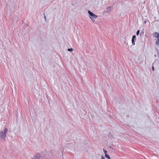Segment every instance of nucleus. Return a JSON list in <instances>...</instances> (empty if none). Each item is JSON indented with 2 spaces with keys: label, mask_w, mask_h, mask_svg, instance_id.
<instances>
[{
  "label": "nucleus",
  "mask_w": 159,
  "mask_h": 159,
  "mask_svg": "<svg viewBox=\"0 0 159 159\" xmlns=\"http://www.w3.org/2000/svg\"><path fill=\"white\" fill-rule=\"evenodd\" d=\"M153 37L157 38V39H159V34L157 32H155L153 34Z\"/></svg>",
  "instance_id": "7ed1b4c3"
},
{
  "label": "nucleus",
  "mask_w": 159,
  "mask_h": 159,
  "mask_svg": "<svg viewBox=\"0 0 159 159\" xmlns=\"http://www.w3.org/2000/svg\"><path fill=\"white\" fill-rule=\"evenodd\" d=\"M44 18L46 19V16H44Z\"/></svg>",
  "instance_id": "ddd939ff"
},
{
  "label": "nucleus",
  "mask_w": 159,
  "mask_h": 159,
  "mask_svg": "<svg viewBox=\"0 0 159 159\" xmlns=\"http://www.w3.org/2000/svg\"><path fill=\"white\" fill-rule=\"evenodd\" d=\"M8 131V130L6 128H4L3 132L2 131L0 132V137L2 139H4L6 136V134Z\"/></svg>",
  "instance_id": "f257e3e1"
},
{
  "label": "nucleus",
  "mask_w": 159,
  "mask_h": 159,
  "mask_svg": "<svg viewBox=\"0 0 159 159\" xmlns=\"http://www.w3.org/2000/svg\"><path fill=\"white\" fill-rule=\"evenodd\" d=\"M157 40L156 42V43L157 45H159V39H157Z\"/></svg>",
  "instance_id": "39448f33"
},
{
  "label": "nucleus",
  "mask_w": 159,
  "mask_h": 159,
  "mask_svg": "<svg viewBox=\"0 0 159 159\" xmlns=\"http://www.w3.org/2000/svg\"><path fill=\"white\" fill-rule=\"evenodd\" d=\"M103 151H104V152L105 153V155H106V154H107V151L106 150H105L104 149H103Z\"/></svg>",
  "instance_id": "1a4fd4ad"
},
{
  "label": "nucleus",
  "mask_w": 159,
  "mask_h": 159,
  "mask_svg": "<svg viewBox=\"0 0 159 159\" xmlns=\"http://www.w3.org/2000/svg\"><path fill=\"white\" fill-rule=\"evenodd\" d=\"M68 50L69 51H73V49L72 48H69V49H68Z\"/></svg>",
  "instance_id": "0eeeda50"
},
{
  "label": "nucleus",
  "mask_w": 159,
  "mask_h": 159,
  "mask_svg": "<svg viewBox=\"0 0 159 159\" xmlns=\"http://www.w3.org/2000/svg\"><path fill=\"white\" fill-rule=\"evenodd\" d=\"M139 32H140V31L139 30H138L137 31V33H136V35H139Z\"/></svg>",
  "instance_id": "6e6552de"
},
{
  "label": "nucleus",
  "mask_w": 159,
  "mask_h": 159,
  "mask_svg": "<svg viewBox=\"0 0 159 159\" xmlns=\"http://www.w3.org/2000/svg\"><path fill=\"white\" fill-rule=\"evenodd\" d=\"M134 39H136V36L135 35H134L133 36L132 39V43L134 45H135Z\"/></svg>",
  "instance_id": "20e7f679"
},
{
  "label": "nucleus",
  "mask_w": 159,
  "mask_h": 159,
  "mask_svg": "<svg viewBox=\"0 0 159 159\" xmlns=\"http://www.w3.org/2000/svg\"><path fill=\"white\" fill-rule=\"evenodd\" d=\"M40 159L39 157H38L37 156L35 157L34 159Z\"/></svg>",
  "instance_id": "9d476101"
},
{
  "label": "nucleus",
  "mask_w": 159,
  "mask_h": 159,
  "mask_svg": "<svg viewBox=\"0 0 159 159\" xmlns=\"http://www.w3.org/2000/svg\"><path fill=\"white\" fill-rule=\"evenodd\" d=\"M88 12L89 15V17L91 19L93 22H94L95 19L97 17V16L93 13L92 12L89 10L88 11Z\"/></svg>",
  "instance_id": "f03ea898"
},
{
  "label": "nucleus",
  "mask_w": 159,
  "mask_h": 159,
  "mask_svg": "<svg viewBox=\"0 0 159 159\" xmlns=\"http://www.w3.org/2000/svg\"><path fill=\"white\" fill-rule=\"evenodd\" d=\"M105 156V157L108 159H111L109 156H108L107 154H106Z\"/></svg>",
  "instance_id": "423d86ee"
},
{
  "label": "nucleus",
  "mask_w": 159,
  "mask_h": 159,
  "mask_svg": "<svg viewBox=\"0 0 159 159\" xmlns=\"http://www.w3.org/2000/svg\"><path fill=\"white\" fill-rule=\"evenodd\" d=\"M152 70L153 71H154V66H153V64L152 65Z\"/></svg>",
  "instance_id": "9b49d317"
},
{
  "label": "nucleus",
  "mask_w": 159,
  "mask_h": 159,
  "mask_svg": "<svg viewBox=\"0 0 159 159\" xmlns=\"http://www.w3.org/2000/svg\"><path fill=\"white\" fill-rule=\"evenodd\" d=\"M101 159H105V158L103 156H102Z\"/></svg>",
  "instance_id": "f8f14e48"
}]
</instances>
